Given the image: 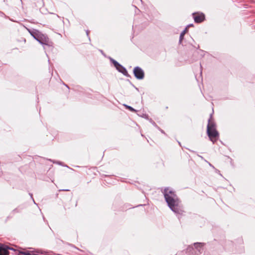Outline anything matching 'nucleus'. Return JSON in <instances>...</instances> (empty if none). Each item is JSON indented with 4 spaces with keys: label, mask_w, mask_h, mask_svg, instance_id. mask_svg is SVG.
Listing matches in <instances>:
<instances>
[{
    "label": "nucleus",
    "mask_w": 255,
    "mask_h": 255,
    "mask_svg": "<svg viewBox=\"0 0 255 255\" xmlns=\"http://www.w3.org/2000/svg\"><path fill=\"white\" fill-rule=\"evenodd\" d=\"M163 194L169 208L177 215H182L184 212L183 207L174 192L169 188H166Z\"/></svg>",
    "instance_id": "1"
},
{
    "label": "nucleus",
    "mask_w": 255,
    "mask_h": 255,
    "mask_svg": "<svg viewBox=\"0 0 255 255\" xmlns=\"http://www.w3.org/2000/svg\"><path fill=\"white\" fill-rule=\"evenodd\" d=\"M36 40L42 45H50V41L48 37L45 34L40 32L38 36L36 35Z\"/></svg>",
    "instance_id": "2"
},
{
    "label": "nucleus",
    "mask_w": 255,
    "mask_h": 255,
    "mask_svg": "<svg viewBox=\"0 0 255 255\" xmlns=\"http://www.w3.org/2000/svg\"><path fill=\"white\" fill-rule=\"evenodd\" d=\"M111 62L113 63L116 69L121 73L126 76H128V74L126 69L113 59H111Z\"/></svg>",
    "instance_id": "3"
},
{
    "label": "nucleus",
    "mask_w": 255,
    "mask_h": 255,
    "mask_svg": "<svg viewBox=\"0 0 255 255\" xmlns=\"http://www.w3.org/2000/svg\"><path fill=\"white\" fill-rule=\"evenodd\" d=\"M133 74L135 78L139 80L144 78V73L143 70L139 67H135L133 69Z\"/></svg>",
    "instance_id": "4"
},
{
    "label": "nucleus",
    "mask_w": 255,
    "mask_h": 255,
    "mask_svg": "<svg viewBox=\"0 0 255 255\" xmlns=\"http://www.w3.org/2000/svg\"><path fill=\"white\" fill-rule=\"evenodd\" d=\"M207 134L210 140L213 142L216 140V138L218 136L219 133L216 128L207 129Z\"/></svg>",
    "instance_id": "5"
},
{
    "label": "nucleus",
    "mask_w": 255,
    "mask_h": 255,
    "mask_svg": "<svg viewBox=\"0 0 255 255\" xmlns=\"http://www.w3.org/2000/svg\"><path fill=\"white\" fill-rule=\"evenodd\" d=\"M203 244L200 243H196L194 244V253H191L193 255H199L202 253L203 251Z\"/></svg>",
    "instance_id": "6"
},
{
    "label": "nucleus",
    "mask_w": 255,
    "mask_h": 255,
    "mask_svg": "<svg viewBox=\"0 0 255 255\" xmlns=\"http://www.w3.org/2000/svg\"><path fill=\"white\" fill-rule=\"evenodd\" d=\"M193 15L194 21L197 23L203 21L205 18L204 15L203 13H193Z\"/></svg>",
    "instance_id": "7"
},
{
    "label": "nucleus",
    "mask_w": 255,
    "mask_h": 255,
    "mask_svg": "<svg viewBox=\"0 0 255 255\" xmlns=\"http://www.w3.org/2000/svg\"><path fill=\"white\" fill-rule=\"evenodd\" d=\"M212 115H210V118L208 120V124L207 125V129H209L211 130V129L216 128V125L212 119Z\"/></svg>",
    "instance_id": "8"
},
{
    "label": "nucleus",
    "mask_w": 255,
    "mask_h": 255,
    "mask_svg": "<svg viewBox=\"0 0 255 255\" xmlns=\"http://www.w3.org/2000/svg\"><path fill=\"white\" fill-rule=\"evenodd\" d=\"M0 255H9L7 248L4 247H0Z\"/></svg>",
    "instance_id": "9"
},
{
    "label": "nucleus",
    "mask_w": 255,
    "mask_h": 255,
    "mask_svg": "<svg viewBox=\"0 0 255 255\" xmlns=\"http://www.w3.org/2000/svg\"><path fill=\"white\" fill-rule=\"evenodd\" d=\"M28 31L30 33L31 35L36 40L37 38L36 35L38 36L39 33H40V31L36 30H33L32 31H30V30H28Z\"/></svg>",
    "instance_id": "10"
},
{
    "label": "nucleus",
    "mask_w": 255,
    "mask_h": 255,
    "mask_svg": "<svg viewBox=\"0 0 255 255\" xmlns=\"http://www.w3.org/2000/svg\"><path fill=\"white\" fill-rule=\"evenodd\" d=\"M194 247L190 246L187 248L186 253L190 255H193L191 253H194Z\"/></svg>",
    "instance_id": "11"
},
{
    "label": "nucleus",
    "mask_w": 255,
    "mask_h": 255,
    "mask_svg": "<svg viewBox=\"0 0 255 255\" xmlns=\"http://www.w3.org/2000/svg\"><path fill=\"white\" fill-rule=\"evenodd\" d=\"M186 31H187V28H185V30H184L181 33H180V38H179V43H181V41L182 40H183V37H184V36L185 34V33L186 32Z\"/></svg>",
    "instance_id": "12"
},
{
    "label": "nucleus",
    "mask_w": 255,
    "mask_h": 255,
    "mask_svg": "<svg viewBox=\"0 0 255 255\" xmlns=\"http://www.w3.org/2000/svg\"><path fill=\"white\" fill-rule=\"evenodd\" d=\"M124 106L126 107L127 109H128L129 111L131 112H136V110L135 109H134L132 107L129 106L124 105Z\"/></svg>",
    "instance_id": "13"
},
{
    "label": "nucleus",
    "mask_w": 255,
    "mask_h": 255,
    "mask_svg": "<svg viewBox=\"0 0 255 255\" xmlns=\"http://www.w3.org/2000/svg\"><path fill=\"white\" fill-rule=\"evenodd\" d=\"M20 212V210L18 208H15L12 210V213L14 214L15 213H18Z\"/></svg>",
    "instance_id": "14"
},
{
    "label": "nucleus",
    "mask_w": 255,
    "mask_h": 255,
    "mask_svg": "<svg viewBox=\"0 0 255 255\" xmlns=\"http://www.w3.org/2000/svg\"><path fill=\"white\" fill-rule=\"evenodd\" d=\"M209 164L210 166L212 167L213 168H214V166L210 163H209Z\"/></svg>",
    "instance_id": "15"
},
{
    "label": "nucleus",
    "mask_w": 255,
    "mask_h": 255,
    "mask_svg": "<svg viewBox=\"0 0 255 255\" xmlns=\"http://www.w3.org/2000/svg\"><path fill=\"white\" fill-rule=\"evenodd\" d=\"M89 31H87V32H86L87 34L88 35V34H89Z\"/></svg>",
    "instance_id": "16"
},
{
    "label": "nucleus",
    "mask_w": 255,
    "mask_h": 255,
    "mask_svg": "<svg viewBox=\"0 0 255 255\" xmlns=\"http://www.w3.org/2000/svg\"><path fill=\"white\" fill-rule=\"evenodd\" d=\"M143 117H145V118H146V115H144L143 116Z\"/></svg>",
    "instance_id": "17"
},
{
    "label": "nucleus",
    "mask_w": 255,
    "mask_h": 255,
    "mask_svg": "<svg viewBox=\"0 0 255 255\" xmlns=\"http://www.w3.org/2000/svg\"><path fill=\"white\" fill-rule=\"evenodd\" d=\"M30 194L31 197L32 198V195L31 194Z\"/></svg>",
    "instance_id": "18"
},
{
    "label": "nucleus",
    "mask_w": 255,
    "mask_h": 255,
    "mask_svg": "<svg viewBox=\"0 0 255 255\" xmlns=\"http://www.w3.org/2000/svg\"><path fill=\"white\" fill-rule=\"evenodd\" d=\"M162 133H164V131L162 130H161Z\"/></svg>",
    "instance_id": "19"
}]
</instances>
